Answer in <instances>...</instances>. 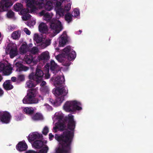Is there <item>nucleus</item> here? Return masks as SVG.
I'll return each instance as SVG.
<instances>
[{
    "label": "nucleus",
    "mask_w": 153,
    "mask_h": 153,
    "mask_svg": "<svg viewBox=\"0 0 153 153\" xmlns=\"http://www.w3.org/2000/svg\"><path fill=\"white\" fill-rule=\"evenodd\" d=\"M31 17V16L29 14H27L25 15H24L22 17V19L25 21H27L30 19Z\"/></svg>",
    "instance_id": "nucleus-42"
},
{
    "label": "nucleus",
    "mask_w": 153,
    "mask_h": 153,
    "mask_svg": "<svg viewBox=\"0 0 153 153\" xmlns=\"http://www.w3.org/2000/svg\"><path fill=\"white\" fill-rule=\"evenodd\" d=\"M35 4L37 5H39V6H40L41 5V4L39 2H36L35 4H32V6H28L27 7L30 8H31V11L32 12H34L36 11V6L34 5Z\"/></svg>",
    "instance_id": "nucleus-35"
},
{
    "label": "nucleus",
    "mask_w": 153,
    "mask_h": 153,
    "mask_svg": "<svg viewBox=\"0 0 153 153\" xmlns=\"http://www.w3.org/2000/svg\"><path fill=\"white\" fill-rule=\"evenodd\" d=\"M24 111L27 114L32 115L34 112L33 108L31 107L25 108L23 109Z\"/></svg>",
    "instance_id": "nucleus-23"
},
{
    "label": "nucleus",
    "mask_w": 153,
    "mask_h": 153,
    "mask_svg": "<svg viewBox=\"0 0 153 153\" xmlns=\"http://www.w3.org/2000/svg\"><path fill=\"white\" fill-rule=\"evenodd\" d=\"M73 15L70 13H67L65 15V19L68 23H70L72 21Z\"/></svg>",
    "instance_id": "nucleus-27"
},
{
    "label": "nucleus",
    "mask_w": 153,
    "mask_h": 153,
    "mask_svg": "<svg viewBox=\"0 0 153 153\" xmlns=\"http://www.w3.org/2000/svg\"><path fill=\"white\" fill-rule=\"evenodd\" d=\"M29 48L27 44H23L19 49V51L21 54L26 53L28 51Z\"/></svg>",
    "instance_id": "nucleus-21"
},
{
    "label": "nucleus",
    "mask_w": 153,
    "mask_h": 153,
    "mask_svg": "<svg viewBox=\"0 0 153 153\" xmlns=\"http://www.w3.org/2000/svg\"><path fill=\"white\" fill-rule=\"evenodd\" d=\"M21 31L19 30L14 31L11 35V37L13 39H19L20 37Z\"/></svg>",
    "instance_id": "nucleus-24"
},
{
    "label": "nucleus",
    "mask_w": 153,
    "mask_h": 153,
    "mask_svg": "<svg viewBox=\"0 0 153 153\" xmlns=\"http://www.w3.org/2000/svg\"><path fill=\"white\" fill-rule=\"evenodd\" d=\"M79 32L80 33L79 34H80L81 32H82V31L80 30H79Z\"/></svg>",
    "instance_id": "nucleus-61"
},
{
    "label": "nucleus",
    "mask_w": 153,
    "mask_h": 153,
    "mask_svg": "<svg viewBox=\"0 0 153 153\" xmlns=\"http://www.w3.org/2000/svg\"><path fill=\"white\" fill-rule=\"evenodd\" d=\"M1 33L0 32V38L1 37Z\"/></svg>",
    "instance_id": "nucleus-63"
},
{
    "label": "nucleus",
    "mask_w": 153,
    "mask_h": 153,
    "mask_svg": "<svg viewBox=\"0 0 153 153\" xmlns=\"http://www.w3.org/2000/svg\"><path fill=\"white\" fill-rule=\"evenodd\" d=\"M11 115L7 111H0V122L2 123L8 124L10 121Z\"/></svg>",
    "instance_id": "nucleus-7"
},
{
    "label": "nucleus",
    "mask_w": 153,
    "mask_h": 153,
    "mask_svg": "<svg viewBox=\"0 0 153 153\" xmlns=\"http://www.w3.org/2000/svg\"><path fill=\"white\" fill-rule=\"evenodd\" d=\"M49 59V56L48 52H43L39 57V59L47 62Z\"/></svg>",
    "instance_id": "nucleus-22"
},
{
    "label": "nucleus",
    "mask_w": 153,
    "mask_h": 153,
    "mask_svg": "<svg viewBox=\"0 0 153 153\" xmlns=\"http://www.w3.org/2000/svg\"><path fill=\"white\" fill-rule=\"evenodd\" d=\"M46 83V82L45 81H42L40 84V86H43L45 85Z\"/></svg>",
    "instance_id": "nucleus-54"
},
{
    "label": "nucleus",
    "mask_w": 153,
    "mask_h": 153,
    "mask_svg": "<svg viewBox=\"0 0 153 153\" xmlns=\"http://www.w3.org/2000/svg\"><path fill=\"white\" fill-rule=\"evenodd\" d=\"M3 86L4 88L6 90H10L12 89L13 86L10 84V80H7L3 84Z\"/></svg>",
    "instance_id": "nucleus-20"
},
{
    "label": "nucleus",
    "mask_w": 153,
    "mask_h": 153,
    "mask_svg": "<svg viewBox=\"0 0 153 153\" xmlns=\"http://www.w3.org/2000/svg\"><path fill=\"white\" fill-rule=\"evenodd\" d=\"M37 90V88L29 89L27 91V95L22 100L23 103L25 104H36L41 100H43V97L41 95L39 96L40 99L36 97Z\"/></svg>",
    "instance_id": "nucleus-3"
},
{
    "label": "nucleus",
    "mask_w": 153,
    "mask_h": 153,
    "mask_svg": "<svg viewBox=\"0 0 153 153\" xmlns=\"http://www.w3.org/2000/svg\"><path fill=\"white\" fill-rule=\"evenodd\" d=\"M44 73L42 71L37 68L35 73L32 72L28 76L29 79L33 80L37 83L40 82L43 80Z\"/></svg>",
    "instance_id": "nucleus-5"
},
{
    "label": "nucleus",
    "mask_w": 153,
    "mask_h": 153,
    "mask_svg": "<svg viewBox=\"0 0 153 153\" xmlns=\"http://www.w3.org/2000/svg\"><path fill=\"white\" fill-rule=\"evenodd\" d=\"M26 3H27V5L28 6H32V4H35L36 2L35 0H25Z\"/></svg>",
    "instance_id": "nucleus-40"
},
{
    "label": "nucleus",
    "mask_w": 153,
    "mask_h": 153,
    "mask_svg": "<svg viewBox=\"0 0 153 153\" xmlns=\"http://www.w3.org/2000/svg\"><path fill=\"white\" fill-rule=\"evenodd\" d=\"M25 61L27 64H30L33 59V56L30 54L25 56Z\"/></svg>",
    "instance_id": "nucleus-26"
},
{
    "label": "nucleus",
    "mask_w": 153,
    "mask_h": 153,
    "mask_svg": "<svg viewBox=\"0 0 153 153\" xmlns=\"http://www.w3.org/2000/svg\"><path fill=\"white\" fill-rule=\"evenodd\" d=\"M51 41V39H47L42 43V46H43L44 48H45L50 45Z\"/></svg>",
    "instance_id": "nucleus-33"
},
{
    "label": "nucleus",
    "mask_w": 153,
    "mask_h": 153,
    "mask_svg": "<svg viewBox=\"0 0 153 153\" xmlns=\"http://www.w3.org/2000/svg\"><path fill=\"white\" fill-rule=\"evenodd\" d=\"M39 151L38 153H47L49 150V148L46 144Z\"/></svg>",
    "instance_id": "nucleus-32"
},
{
    "label": "nucleus",
    "mask_w": 153,
    "mask_h": 153,
    "mask_svg": "<svg viewBox=\"0 0 153 153\" xmlns=\"http://www.w3.org/2000/svg\"><path fill=\"white\" fill-rule=\"evenodd\" d=\"M2 79H3L2 77V76L1 75H0V82H1V81Z\"/></svg>",
    "instance_id": "nucleus-57"
},
{
    "label": "nucleus",
    "mask_w": 153,
    "mask_h": 153,
    "mask_svg": "<svg viewBox=\"0 0 153 153\" xmlns=\"http://www.w3.org/2000/svg\"><path fill=\"white\" fill-rule=\"evenodd\" d=\"M76 56V52L71 49L70 46H68L63 49L62 54L57 56L56 58L59 62L62 63L63 65L68 66L70 65V62L68 61L65 62L64 58H67L69 61H72L74 60Z\"/></svg>",
    "instance_id": "nucleus-2"
},
{
    "label": "nucleus",
    "mask_w": 153,
    "mask_h": 153,
    "mask_svg": "<svg viewBox=\"0 0 153 153\" xmlns=\"http://www.w3.org/2000/svg\"><path fill=\"white\" fill-rule=\"evenodd\" d=\"M4 91L3 90L0 88V97H1L4 94Z\"/></svg>",
    "instance_id": "nucleus-53"
},
{
    "label": "nucleus",
    "mask_w": 153,
    "mask_h": 153,
    "mask_svg": "<svg viewBox=\"0 0 153 153\" xmlns=\"http://www.w3.org/2000/svg\"><path fill=\"white\" fill-rule=\"evenodd\" d=\"M50 74H49V68L47 70L46 73L45 74V78L48 79L50 78Z\"/></svg>",
    "instance_id": "nucleus-46"
},
{
    "label": "nucleus",
    "mask_w": 153,
    "mask_h": 153,
    "mask_svg": "<svg viewBox=\"0 0 153 153\" xmlns=\"http://www.w3.org/2000/svg\"><path fill=\"white\" fill-rule=\"evenodd\" d=\"M65 122H58L56 123L53 129L55 132L57 130L61 131L65 130L66 127L65 122L68 123V128L71 131L66 130L60 135L55 134V138L59 142L58 146L56 149L55 153H71V145L74 136V131L75 127L76 122L74 121V116L69 114L68 117L64 119Z\"/></svg>",
    "instance_id": "nucleus-1"
},
{
    "label": "nucleus",
    "mask_w": 153,
    "mask_h": 153,
    "mask_svg": "<svg viewBox=\"0 0 153 153\" xmlns=\"http://www.w3.org/2000/svg\"><path fill=\"white\" fill-rule=\"evenodd\" d=\"M39 30L41 33H46L48 31V28L46 24L43 22L41 23L39 26Z\"/></svg>",
    "instance_id": "nucleus-17"
},
{
    "label": "nucleus",
    "mask_w": 153,
    "mask_h": 153,
    "mask_svg": "<svg viewBox=\"0 0 153 153\" xmlns=\"http://www.w3.org/2000/svg\"><path fill=\"white\" fill-rule=\"evenodd\" d=\"M71 8V4L70 3L68 4L67 5H66L64 8L65 10H66L67 12Z\"/></svg>",
    "instance_id": "nucleus-45"
},
{
    "label": "nucleus",
    "mask_w": 153,
    "mask_h": 153,
    "mask_svg": "<svg viewBox=\"0 0 153 153\" xmlns=\"http://www.w3.org/2000/svg\"><path fill=\"white\" fill-rule=\"evenodd\" d=\"M62 3L60 1H56L55 6L57 7H60Z\"/></svg>",
    "instance_id": "nucleus-48"
},
{
    "label": "nucleus",
    "mask_w": 153,
    "mask_h": 153,
    "mask_svg": "<svg viewBox=\"0 0 153 153\" xmlns=\"http://www.w3.org/2000/svg\"><path fill=\"white\" fill-rule=\"evenodd\" d=\"M64 99V96H61L60 97H57L55 100L56 106L59 105L63 102Z\"/></svg>",
    "instance_id": "nucleus-28"
},
{
    "label": "nucleus",
    "mask_w": 153,
    "mask_h": 153,
    "mask_svg": "<svg viewBox=\"0 0 153 153\" xmlns=\"http://www.w3.org/2000/svg\"><path fill=\"white\" fill-rule=\"evenodd\" d=\"M65 11L64 8H59L56 10V14L59 15V17L62 16H64Z\"/></svg>",
    "instance_id": "nucleus-29"
},
{
    "label": "nucleus",
    "mask_w": 153,
    "mask_h": 153,
    "mask_svg": "<svg viewBox=\"0 0 153 153\" xmlns=\"http://www.w3.org/2000/svg\"><path fill=\"white\" fill-rule=\"evenodd\" d=\"M8 66H5L4 63H0V72L2 71H5L6 70L8 69Z\"/></svg>",
    "instance_id": "nucleus-36"
},
{
    "label": "nucleus",
    "mask_w": 153,
    "mask_h": 153,
    "mask_svg": "<svg viewBox=\"0 0 153 153\" xmlns=\"http://www.w3.org/2000/svg\"><path fill=\"white\" fill-rule=\"evenodd\" d=\"M43 136L42 134L35 132L32 134H29L28 136V140L30 141H33L36 139H39L42 137Z\"/></svg>",
    "instance_id": "nucleus-14"
},
{
    "label": "nucleus",
    "mask_w": 153,
    "mask_h": 153,
    "mask_svg": "<svg viewBox=\"0 0 153 153\" xmlns=\"http://www.w3.org/2000/svg\"><path fill=\"white\" fill-rule=\"evenodd\" d=\"M26 84L28 87L29 88H31L35 87V85L33 81L31 80H29L26 82Z\"/></svg>",
    "instance_id": "nucleus-39"
},
{
    "label": "nucleus",
    "mask_w": 153,
    "mask_h": 153,
    "mask_svg": "<svg viewBox=\"0 0 153 153\" xmlns=\"http://www.w3.org/2000/svg\"><path fill=\"white\" fill-rule=\"evenodd\" d=\"M45 7L47 10L50 11L53 8L52 2L50 1H48L45 4Z\"/></svg>",
    "instance_id": "nucleus-30"
},
{
    "label": "nucleus",
    "mask_w": 153,
    "mask_h": 153,
    "mask_svg": "<svg viewBox=\"0 0 153 153\" xmlns=\"http://www.w3.org/2000/svg\"><path fill=\"white\" fill-rule=\"evenodd\" d=\"M32 119L34 121H38L42 119V115L39 113H36L32 117Z\"/></svg>",
    "instance_id": "nucleus-25"
},
{
    "label": "nucleus",
    "mask_w": 153,
    "mask_h": 153,
    "mask_svg": "<svg viewBox=\"0 0 153 153\" xmlns=\"http://www.w3.org/2000/svg\"><path fill=\"white\" fill-rule=\"evenodd\" d=\"M31 25V22H29L28 23V24H27V25L28 26H30V25Z\"/></svg>",
    "instance_id": "nucleus-60"
},
{
    "label": "nucleus",
    "mask_w": 153,
    "mask_h": 153,
    "mask_svg": "<svg viewBox=\"0 0 153 153\" xmlns=\"http://www.w3.org/2000/svg\"><path fill=\"white\" fill-rule=\"evenodd\" d=\"M45 66H47L48 68H49V63H47Z\"/></svg>",
    "instance_id": "nucleus-58"
},
{
    "label": "nucleus",
    "mask_w": 153,
    "mask_h": 153,
    "mask_svg": "<svg viewBox=\"0 0 153 153\" xmlns=\"http://www.w3.org/2000/svg\"><path fill=\"white\" fill-rule=\"evenodd\" d=\"M47 143V141H44L42 140H35L32 144V146L36 149L42 148Z\"/></svg>",
    "instance_id": "nucleus-11"
},
{
    "label": "nucleus",
    "mask_w": 153,
    "mask_h": 153,
    "mask_svg": "<svg viewBox=\"0 0 153 153\" xmlns=\"http://www.w3.org/2000/svg\"><path fill=\"white\" fill-rule=\"evenodd\" d=\"M81 104L76 100L67 101L64 104V109L67 112L73 111L82 109Z\"/></svg>",
    "instance_id": "nucleus-4"
},
{
    "label": "nucleus",
    "mask_w": 153,
    "mask_h": 153,
    "mask_svg": "<svg viewBox=\"0 0 153 153\" xmlns=\"http://www.w3.org/2000/svg\"><path fill=\"white\" fill-rule=\"evenodd\" d=\"M34 40L37 43L41 42L42 40V38L37 34H34Z\"/></svg>",
    "instance_id": "nucleus-34"
},
{
    "label": "nucleus",
    "mask_w": 153,
    "mask_h": 153,
    "mask_svg": "<svg viewBox=\"0 0 153 153\" xmlns=\"http://www.w3.org/2000/svg\"><path fill=\"white\" fill-rule=\"evenodd\" d=\"M49 25L50 28L54 30V33L56 34L59 33L63 29L61 22L56 19H52Z\"/></svg>",
    "instance_id": "nucleus-6"
},
{
    "label": "nucleus",
    "mask_w": 153,
    "mask_h": 153,
    "mask_svg": "<svg viewBox=\"0 0 153 153\" xmlns=\"http://www.w3.org/2000/svg\"><path fill=\"white\" fill-rule=\"evenodd\" d=\"M51 80H53V77H52V78H51Z\"/></svg>",
    "instance_id": "nucleus-62"
},
{
    "label": "nucleus",
    "mask_w": 153,
    "mask_h": 153,
    "mask_svg": "<svg viewBox=\"0 0 153 153\" xmlns=\"http://www.w3.org/2000/svg\"><path fill=\"white\" fill-rule=\"evenodd\" d=\"M65 81V78L64 76H57L55 78L54 81V84L56 86H62Z\"/></svg>",
    "instance_id": "nucleus-12"
},
{
    "label": "nucleus",
    "mask_w": 153,
    "mask_h": 153,
    "mask_svg": "<svg viewBox=\"0 0 153 153\" xmlns=\"http://www.w3.org/2000/svg\"><path fill=\"white\" fill-rule=\"evenodd\" d=\"M50 101L52 104L56 105V100H54L52 99H50Z\"/></svg>",
    "instance_id": "nucleus-49"
},
{
    "label": "nucleus",
    "mask_w": 153,
    "mask_h": 153,
    "mask_svg": "<svg viewBox=\"0 0 153 153\" xmlns=\"http://www.w3.org/2000/svg\"><path fill=\"white\" fill-rule=\"evenodd\" d=\"M24 31L28 35H30V32L28 30L27 28H24Z\"/></svg>",
    "instance_id": "nucleus-47"
},
{
    "label": "nucleus",
    "mask_w": 153,
    "mask_h": 153,
    "mask_svg": "<svg viewBox=\"0 0 153 153\" xmlns=\"http://www.w3.org/2000/svg\"><path fill=\"white\" fill-rule=\"evenodd\" d=\"M21 117L20 116L19 117L18 116V117L17 118V121H19L21 120Z\"/></svg>",
    "instance_id": "nucleus-56"
},
{
    "label": "nucleus",
    "mask_w": 153,
    "mask_h": 153,
    "mask_svg": "<svg viewBox=\"0 0 153 153\" xmlns=\"http://www.w3.org/2000/svg\"><path fill=\"white\" fill-rule=\"evenodd\" d=\"M56 49L58 50H59V48H56Z\"/></svg>",
    "instance_id": "nucleus-64"
},
{
    "label": "nucleus",
    "mask_w": 153,
    "mask_h": 153,
    "mask_svg": "<svg viewBox=\"0 0 153 153\" xmlns=\"http://www.w3.org/2000/svg\"><path fill=\"white\" fill-rule=\"evenodd\" d=\"M11 80L13 82H15L16 81V80H17V77L16 78L15 76H13L11 77Z\"/></svg>",
    "instance_id": "nucleus-52"
},
{
    "label": "nucleus",
    "mask_w": 153,
    "mask_h": 153,
    "mask_svg": "<svg viewBox=\"0 0 153 153\" xmlns=\"http://www.w3.org/2000/svg\"><path fill=\"white\" fill-rule=\"evenodd\" d=\"M38 48L36 47H34L31 49L30 51L31 54H35L38 52Z\"/></svg>",
    "instance_id": "nucleus-41"
},
{
    "label": "nucleus",
    "mask_w": 153,
    "mask_h": 153,
    "mask_svg": "<svg viewBox=\"0 0 153 153\" xmlns=\"http://www.w3.org/2000/svg\"><path fill=\"white\" fill-rule=\"evenodd\" d=\"M22 5L21 4L17 3L14 5V8L15 11H19L22 10Z\"/></svg>",
    "instance_id": "nucleus-31"
},
{
    "label": "nucleus",
    "mask_w": 153,
    "mask_h": 153,
    "mask_svg": "<svg viewBox=\"0 0 153 153\" xmlns=\"http://www.w3.org/2000/svg\"><path fill=\"white\" fill-rule=\"evenodd\" d=\"M58 118L59 120H62L63 118V116L61 115L59 116Z\"/></svg>",
    "instance_id": "nucleus-55"
},
{
    "label": "nucleus",
    "mask_w": 153,
    "mask_h": 153,
    "mask_svg": "<svg viewBox=\"0 0 153 153\" xmlns=\"http://www.w3.org/2000/svg\"><path fill=\"white\" fill-rule=\"evenodd\" d=\"M80 14L79 10L77 8H75L74 10V14L75 17L78 16Z\"/></svg>",
    "instance_id": "nucleus-43"
},
{
    "label": "nucleus",
    "mask_w": 153,
    "mask_h": 153,
    "mask_svg": "<svg viewBox=\"0 0 153 153\" xmlns=\"http://www.w3.org/2000/svg\"><path fill=\"white\" fill-rule=\"evenodd\" d=\"M12 4L10 0H1L0 2V11H7Z\"/></svg>",
    "instance_id": "nucleus-8"
},
{
    "label": "nucleus",
    "mask_w": 153,
    "mask_h": 153,
    "mask_svg": "<svg viewBox=\"0 0 153 153\" xmlns=\"http://www.w3.org/2000/svg\"><path fill=\"white\" fill-rule=\"evenodd\" d=\"M49 139L50 140H52V138L54 137V136L53 135L52 133H50L49 134Z\"/></svg>",
    "instance_id": "nucleus-51"
},
{
    "label": "nucleus",
    "mask_w": 153,
    "mask_h": 153,
    "mask_svg": "<svg viewBox=\"0 0 153 153\" xmlns=\"http://www.w3.org/2000/svg\"><path fill=\"white\" fill-rule=\"evenodd\" d=\"M15 66L16 67V71L21 72L22 71H26L29 69V68L24 65L22 64L19 62H16Z\"/></svg>",
    "instance_id": "nucleus-13"
},
{
    "label": "nucleus",
    "mask_w": 153,
    "mask_h": 153,
    "mask_svg": "<svg viewBox=\"0 0 153 153\" xmlns=\"http://www.w3.org/2000/svg\"><path fill=\"white\" fill-rule=\"evenodd\" d=\"M32 45H33L32 44L30 43L29 44V46L30 47H32Z\"/></svg>",
    "instance_id": "nucleus-59"
},
{
    "label": "nucleus",
    "mask_w": 153,
    "mask_h": 153,
    "mask_svg": "<svg viewBox=\"0 0 153 153\" xmlns=\"http://www.w3.org/2000/svg\"><path fill=\"white\" fill-rule=\"evenodd\" d=\"M25 153H38L36 151L32 150H29L26 151Z\"/></svg>",
    "instance_id": "nucleus-50"
},
{
    "label": "nucleus",
    "mask_w": 153,
    "mask_h": 153,
    "mask_svg": "<svg viewBox=\"0 0 153 153\" xmlns=\"http://www.w3.org/2000/svg\"><path fill=\"white\" fill-rule=\"evenodd\" d=\"M67 41L66 37L63 35H62L59 39V47L64 46Z\"/></svg>",
    "instance_id": "nucleus-18"
},
{
    "label": "nucleus",
    "mask_w": 153,
    "mask_h": 153,
    "mask_svg": "<svg viewBox=\"0 0 153 153\" xmlns=\"http://www.w3.org/2000/svg\"><path fill=\"white\" fill-rule=\"evenodd\" d=\"M40 14L41 16H43V19L44 20L46 21L47 22H50L52 20L51 17V16L49 13H46L44 10H42L40 13Z\"/></svg>",
    "instance_id": "nucleus-16"
},
{
    "label": "nucleus",
    "mask_w": 153,
    "mask_h": 153,
    "mask_svg": "<svg viewBox=\"0 0 153 153\" xmlns=\"http://www.w3.org/2000/svg\"><path fill=\"white\" fill-rule=\"evenodd\" d=\"M58 67V65L55 63L54 60H52L51 62L50 65V69L52 71L53 73H55L57 72V68Z\"/></svg>",
    "instance_id": "nucleus-19"
},
{
    "label": "nucleus",
    "mask_w": 153,
    "mask_h": 153,
    "mask_svg": "<svg viewBox=\"0 0 153 153\" xmlns=\"http://www.w3.org/2000/svg\"><path fill=\"white\" fill-rule=\"evenodd\" d=\"M27 148V146L25 141L20 142L16 146V148L19 151L26 150Z\"/></svg>",
    "instance_id": "nucleus-15"
},
{
    "label": "nucleus",
    "mask_w": 153,
    "mask_h": 153,
    "mask_svg": "<svg viewBox=\"0 0 153 153\" xmlns=\"http://www.w3.org/2000/svg\"><path fill=\"white\" fill-rule=\"evenodd\" d=\"M14 16V13L11 10H8L7 13V17L8 18H12Z\"/></svg>",
    "instance_id": "nucleus-38"
},
{
    "label": "nucleus",
    "mask_w": 153,
    "mask_h": 153,
    "mask_svg": "<svg viewBox=\"0 0 153 153\" xmlns=\"http://www.w3.org/2000/svg\"><path fill=\"white\" fill-rule=\"evenodd\" d=\"M68 93V90H65L64 87L62 88L57 87L53 93L55 96L62 95L64 93L63 96H65Z\"/></svg>",
    "instance_id": "nucleus-10"
},
{
    "label": "nucleus",
    "mask_w": 153,
    "mask_h": 153,
    "mask_svg": "<svg viewBox=\"0 0 153 153\" xmlns=\"http://www.w3.org/2000/svg\"><path fill=\"white\" fill-rule=\"evenodd\" d=\"M7 48L9 51V54L11 58H13L17 55L18 51L16 45L13 44L9 45Z\"/></svg>",
    "instance_id": "nucleus-9"
},
{
    "label": "nucleus",
    "mask_w": 153,
    "mask_h": 153,
    "mask_svg": "<svg viewBox=\"0 0 153 153\" xmlns=\"http://www.w3.org/2000/svg\"><path fill=\"white\" fill-rule=\"evenodd\" d=\"M49 132V129L48 127L45 126L43 128L42 133L43 134L46 135Z\"/></svg>",
    "instance_id": "nucleus-44"
},
{
    "label": "nucleus",
    "mask_w": 153,
    "mask_h": 153,
    "mask_svg": "<svg viewBox=\"0 0 153 153\" xmlns=\"http://www.w3.org/2000/svg\"><path fill=\"white\" fill-rule=\"evenodd\" d=\"M25 80V76L23 74H20L17 76V81L19 82H23Z\"/></svg>",
    "instance_id": "nucleus-37"
}]
</instances>
